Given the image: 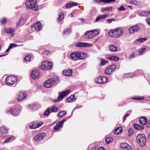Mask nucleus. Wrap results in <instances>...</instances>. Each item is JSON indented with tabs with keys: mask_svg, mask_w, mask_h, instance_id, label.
<instances>
[{
	"mask_svg": "<svg viewBox=\"0 0 150 150\" xmlns=\"http://www.w3.org/2000/svg\"><path fill=\"white\" fill-rule=\"evenodd\" d=\"M123 33V30L120 28H117L110 30L108 33V35L111 37L119 38L122 35Z\"/></svg>",
	"mask_w": 150,
	"mask_h": 150,
	"instance_id": "obj_1",
	"label": "nucleus"
},
{
	"mask_svg": "<svg viewBox=\"0 0 150 150\" xmlns=\"http://www.w3.org/2000/svg\"><path fill=\"white\" fill-rule=\"evenodd\" d=\"M86 56V54L85 53L80 52H73L70 55L71 58L74 60L84 59Z\"/></svg>",
	"mask_w": 150,
	"mask_h": 150,
	"instance_id": "obj_2",
	"label": "nucleus"
},
{
	"mask_svg": "<svg viewBox=\"0 0 150 150\" xmlns=\"http://www.w3.org/2000/svg\"><path fill=\"white\" fill-rule=\"evenodd\" d=\"M37 2V0H28L25 2L26 8L36 11L38 8V7L36 5Z\"/></svg>",
	"mask_w": 150,
	"mask_h": 150,
	"instance_id": "obj_3",
	"label": "nucleus"
},
{
	"mask_svg": "<svg viewBox=\"0 0 150 150\" xmlns=\"http://www.w3.org/2000/svg\"><path fill=\"white\" fill-rule=\"evenodd\" d=\"M137 143L141 146L144 145L146 142L145 137L144 134H139L137 137Z\"/></svg>",
	"mask_w": 150,
	"mask_h": 150,
	"instance_id": "obj_4",
	"label": "nucleus"
},
{
	"mask_svg": "<svg viewBox=\"0 0 150 150\" xmlns=\"http://www.w3.org/2000/svg\"><path fill=\"white\" fill-rule=\"evenodd\" d=\"M99 34L98 30H94L86 31L85 33V38L86 39H90L92 38Z\"/></svg>",
	"mask_w": 150,
	"mask_h": 150,
	"instance_id": "obj_5",
	"label": "nucleus"
},
{
	"mask_svg": "<svg viewBox=\"0 0 150 150\" xmlns=\"http://www.w3.org/2000/svg\"><path fill=\"white\" fill-rule=\"evenodd\" d=\"M57 80L56 78H51L45 81L44 84V86L46 88H50L55 84Z\"/></svg>",
	"mask_w": 150,
	"mask_h": 150,
	"instance_id": "obj_6",
	"label": "nucleus"
},
{
	"mask_svg": "<svg viewBox=\"0 0 150 150\" xmlns=\"http://www.w3.org/2000/svg\"><path fill=\"white\" fill-rule=\"evenodd\" d=\"M52 65L51 62L46 61L42 63L40 68L43 70H48L52 68Z\"/></svg>",
	"mask_w": 150,
	"mask_h": 150,
	"instance_id": "obj_7",
	"label": "nucleus"
},
{
	"mask_svg": "<svg viewBox=\"0 0 150 150\" xmlns=\"http://www.w3.org/2000/svg\"><path fill=\"white\" fill-rule=\"evenodd\" d=\"M70 90H68L59 93V95L56 100L54 102H57L61 100L67 95L70 92Z\"/></svg>",
	"mask_w": 150,
	"mask_h": 150,
	"instance_id": "obj_8",
	"label": "nucleus"
},
{
	"mask_svg": "<svg viewBox=\"0 0 150 150\" xmlns=\"http://www.w3.org/2000/svg\"><path fill=\"white\" fill-rule=\"evenodd\" d=\"M58 110V108L55 106H52L47 108L45 111L44 115L45 116H48L50 112H56Z\"/></svg>",
	"mask_w": 150,
	"mask_h": 150,
	"instance_id": "obj_9",
	"label": "nucleus"
},
{
	"mask_svg": "<svg viewBox=\"0 0 150 150\" xmlns=\"http://www.w3.org/2000/svg\"><path fill=\"white\" fill-rule=\"evenodd\" d=\"M27 96V94L25 92H21L18 94L16 98L18 102L21 101L25 99Z\"/></svg>",
	"mask_w": 150,
	"mask_h": 150,
	"instance_id": "obj_10",
	"label": "nucleus"
},
{
	"mask_svg": "<svg viewBox=\"0 0 150 150\" xmlns=\"http://www.w3.org/2000/svg\"><path fill=\"white\" fill-rule=\"evenodd\" d=\"M20 112V110L14 106L11 108L10 110V112L13 116H18Z\"/></svg>",
	"mask_w": 150,
	"mask_h": 150,
	"instance_id": "obj_11",
	"label": "nucleus"
},
{
	"mask_svg": "<svg viewBox=\"0 0 150 150\" xmlns=\"http://www.w3.org/2000/svg\"><path fill=\"white\" fill-rule=\"evenodd\" d=\"M46 135V134L45 133H42L35 136L34 137V139L36 141H40L44 139L45 138Z\"/></svg>",
	"mask_w": 150,
	"mask_h": 150,
	"instance_id": "obj_12",
	"label": "nucleus"
},
{
	"mask_svg": "<svg viewBox=\"0 0 150 150\" xmlns=\"http://www.w3.org/2000/svg\"><path fill=\"white\" fill-rule=\"evenodd\" d=\"M116 67V65L113 64L111 66H109L106 69L105 71V74H110L111 73L114 71V70Z\"/></svg>",
	"mask_w": 150,
	"mask_h": 150,
	"instance_id": "obj_13",
	"label": "nucleus"
},
{
	"mask_svg": "<svg viewBox=\"0 0 150 150\" xmlns=\"http://www.w3.org/2000/svg\"><path fill=\"white\" fill-rule=\"evenodd\" d=\"M40 74L39 70L37 69L33 70L31 73V77L33 79L38 78L40 76Z\"/></svg>",
	"mask_w": 150,
	"mask_h": 150,
	"instance_id": "obj_14",
	"label": "nucleus"
},
{
	"mask_svg": "<svg viewBox=\"0 0 150 150\" xmlns=\"http://www.w3.org/2000/svg\"><path fill=\"white\" fill-rule=\"evenodd\" d=\"M139 30V26L137 25H135L133 27H130L128 30L130 34H133L138 31Z\"/></svg>",
	"mask_w": 150,
	"mask_h": 150,
	"instance_id": "obj_15",
	"label": "nucleus"
},
{
	"mask_svg": "<svg viewBox=\"0 0 150 150\" xmlns=\"http://www.w3.org/2000/svg\"><path fill=\"white\" fill-rule=\"evenodd\" d=\"M42 25L40 22H37L35 24L32 26V29L36 31H39L41 28Z\"/></svg>",
	"mask_w": 150,
	"mask_h": 150,
	"instance_id": "obj_16",
	"label": "nucleus"
},
{
	"mask_svg": "<svg viewBox=\"0 0 150 150\" xmlns=\"http://www.w3.org/2000/svg\"><path fill=\"white\" fill-rule=\"evenodd\" d=\"M76 46L79 47H92L93 45L87 43L79 42L76 44Z\"/></svg>",
	"mask_w": 150,
	"mask_h": 150,
	"instance_id": "obj_17",
	"label": "nucleus"
},
{
	"mask_svg": "<svg viewBox=\"0 0 150 150\" xmlns=\"http://www.w3.org/2000/svg\"><path fill=\"white\" fill-rule=\"evenodd\" d=\"M66 121V120L64 119L58 122L54 127V129L56 130H59L60 128L62 127L64 122Z\"/></svg>",
	"mask_w": 150,
	"mask_h": 150,
	"instance_id": "obj_18",
	"label": "nucleus"
},
{
	"mask_svg": "<svg viewBox=\"0 0 150 150\" xmlns=\"http://www.w3.org/2000/svg\"><path fill=\"white\" fill-rule=\"evenodd\" d=\"M43 124V122L42 121L40 122L39 123L33 122L30 125L29 127L31 129H35L40 127Z\"/></svg>",
	"mask_w": 150,
	"mask_h": 150,
	"instance_id": "obj_19",
	"label": "nucleus"
},
{
	"mask_svg": "<svg viewBox=\"0 0 150 150\" xmlns=\"http://www.w3.org/2000/svg\"><path fill=\"white\" fill-rule=\"evenodd\" d=\"M120 147L121 148L124 149L125 150H128L130 149L131 147L126 143H122L120 144Z\"/></svg>",
	"mask_w": 150,
	"mask_h": 150,
	"instance_id": "obj_20",
	"label": "nucleus"
},
{
	"mask_svg": "<svg viewBox=\"0 0 150 150\" xmlns=\"http://www.w3.org/2000/svg\"><path fill=\"white\" fill-rule=\"evenodd\" d=\"M8 132V130L4 126L0 127V135L6 134Z\"/></svg>",
	"mask_w": 150,
	"mask_h": 150,
	"instance_id": "obj_21",
	"label": "nucleus"
},
{
	"mask_svg": "<svg viewBox=\"0 0 150 150\" xmlns=\"http://www.w3.org/2000/svg\"><path fill=\"white\" fill-rule=\"evenodd\" d=\"M109 15V14H105L100 15L96 18L95 21H94V22H98L101 19L105 18Z\"/></svg>",
	"mask_w": 150,
	"mask_h": 150,
	"instance_id": "obj_22",
	"label": "nucleus"
},
{
	"mask_svg": "<svg viewBox=\"0 0 150 150\" xmlns=\"http://www.w3.org/2000/svg\"><path fill=\"white\" fill-rule=\"evenodd\" d=\"M72 73V71L71 70H64L63 71V74L64 76L67 77L71 76Z\"/></svg>",
	"mask_w": 150,
	"mask_h": 150,
	"instance_id": "obj_23",
	"label": "nucleus"
},
{
	"mask_svg": "<svg viewBox=\"0 0 150 150\" xmlns=\"http://www.w3.org/2000/svg\"><path fill=\"white\" fill-rule=\"evenodd\" d=\"M147 119L145 117H143L140 118L139 122L143 125H144L147 123Z\"/></svg>",
	"mask_w": 150,
	"mask_h": 150,
	"instance_id": "obj_24",
	"label": "nucleus"
},
{
	"mask_svg": "<svg viewBox=\"0 0 150 150\" xmlns=\"http://www.w3.org/2000/svg\"><path fill=\"white\" fill-rule=\"evenodd\" d=\"M10 79L11 81L10 82V85L13 84L17 80V78L14 76H10Z\"/></svg>",
	"mask_w": 150,
	"mask_h": 150,
	"instance_id": "obj_25",
	"label": "nucleus"
},
{
	"mask_svg": "<svg viewBox=\"0 0 150 150\" xmlns=\"http://www.w3.org/2000/svg\"><path fill=\"white\" fill-rule=\"evenodd\" d=\"M115 0H95V1L98 2H103L104 3H109L115 2Z\"/></svg>",
	"mask_w": 150,
	"mask_h": 150,
	"instance_id": "obj_26",
	"label": "nucleus"
},
{
	"mask_svg": "<svg viewBox=\"0 0 150 150\" xmlns=\"http://www.w3.org/2000/svg\"><path fill=\"white\" fill-rule=\"evenodd\" d=\"M107 58L110 60H112L115 61H117L119 59V58L118 57L115 56L111 55H109L107 56Z\"/></svg>",
	"mask_w": 150,
	"mask_h": 150,
	"instance_id": "obj_27",
	"label": "nucleus"
},
{
	"mask_svg": "<svg viewBox=\"0 0 150 150\" xmlns=\"http://www.w3.org/2000/svg\"><path fill=\"white\" fill-rule=\"evenodd\" d=\"M150 15L149 11H143L139 14L140 16H147Z\"/></svg>",
	"mask_w": 150,
	"mask_h": 150,
	"instance_id": "obj_28",
	"label": "nucleus"
},
{
	"mask_svg": "<svg viewBox=\"0 0 150 150\" xmlns=\"http://www.w3.org/2000/svg\"><path fill=\"white\" fill-rule=\"evenodd\" d=\"M122 127H119L117 128L114 131V133L115 134H119L122 131Z\"/></svg>",
	"mask_w": 150,
	"mask_h": 150,
	"instance_id": "obj_29",
	"label": "nucleus"
},
{
	"mask_svg": "<svg viewBox=\"0 0 150 150\" xmlns=\"http://www.w3.org/2000/svg\"><path fill=\"white\" fill-rule=\"evenodd\" d=\"M110 50L112 52H115L117 51V48L114 45H111L109 47Z\"/></svg>",
	"mask_w": 150,
	"mask_h": 150,
	"instance_id": "obj_30",
	"label": "nucleus"
},
{
	"mask_svg": "<svg viewBox=\"0 0 150 150\" xmlns=\"http://www.w3.org/2000/svg\"><path fill=\"white\" fill-rule=\"evenodd\" d=\"M78 4L75 2L70 3L66 5V7L67 8H70L72 6H76Z\"/></svg>",
	"mask_w": 150,
	"mask_h": 150,
	"instance_id": "obj_31",
	"label": "nucleus"
},
{
	"mask_svg": "<svg viewBox=\"0 0 150 150\" xmlns=\"http://www.w3.org/2000/svg\"><path fill=\"white\" fill-rule=\"evenodd\" d=\"M75 98L74 95H71L69 98L67 99V101L68 102H71L74 101L75 100Z\"/></svg>",
	"mask_w": 150,
	"mask_h": 150,
	"instance_id": "obj_32",
	"label": "nucleus"
},
{
	"mask_svg": "<svg viewBox=\"0 0 150 150\" xmlns=\"http://www.w3.org/2000/svg\"><path fill=\"white\" fill-rule=\"evenodd\" d=\"M134 127L135 129H144L143 127L137 124H134Z\"/></svg>",
	"mask_w": 150,
	"mask_h": 150,
	"instance_id": "obj_33",
	"label": "nucleus"
},
{
	"mask_svg": "<svg viewBox=\"0 0 150 150\" xmlns=\"http://www.w3.org/2000/svg\"><path fill=\"white\" fill-rule=\"evenodd\" d=\"M113 141V139L110 137H108L105 139V142L107 144H109Z\"/></svg>",
	"mask_w": 150,
	"mask_h": 150,
	"instance_id": "obj_34",
	"label": "nucleus"
},
{
	"mask_svg": "<svg viewBox=\"0 0 150 150\" xmlns=\"http://www.w3.org/2000/svg\"><path fill=\"white\" fill-rule=\"evenodd\" d=\"M66 114V112L64 111H61L57 115L58 117H60Z\"/></svg>",
	"mask_w": 150,
	"mask_h": 150,
	"instance_id": "obj_35",
	"label": "nucleus"
},
{
	"mask_svg": "<svg viewBox=\"0 0 150 150\" xmlns=\"http://www.w3.org/2000/svg\"><path fill=\"white\" fill-rule=\"evenodd\" d=\"M31 58V56L30 55H26L24 59V61L25 62L30 61Z\"/></svg>",
	"mask_w": 150,
	"mask_h": 150,
	"instance_id": "obj_36",
	"label": "nucleus"
},
{
	"mask_svg": "<svg viewBox=\"0 0 150 150\" xmlns=\"http://www.w3.org/2000/svg\"><path fill=\"white\" fill-rule=\"evenodd\" d=\"M131 4L136 5H138L139 4V2L136 0H132L130 1Z\"/></svg>",
	"mask_w": 150,
	"mask_h": 150,
	"instance_id": "obj_37",
	"label": "nucleus"
},
{
	"mask_svg": "<svg viewBox=\"0 0 150 150\" xmlns=\"http://www.w3.org/2000/svg\"><path fill=\"white\" fill-rule=\"evenodd\" d=\"M71 32V30L70 28L65 29L64 31V34H68Z\"/></svg>",
	"mask_w": 150,
	"mask_h": 150,
	"instance_id": "obj_38",
	"label": "nucleus"
},
{
	"mask_svg": "<svg viewBox=\"0 0 150 150\" xmlns=\"http://www.w3.org/2000/svg\"><path fill=\"white\" fill-rule=\"evenodd\" d=\"M64 17V15L63 13L61 12L59 14V16L58 18V20L59 21H61Z\"/></svg>",
	"mask_w": 150,
	"mask_h": 150,
	"instance_id": "obj_39",
	"label": "nucleus"
},
{
	"mask_svg": "<svg viewBox=\"0 0 150 150\" xmlns=\"http://www.w3.org/2000/svg\"><path fill=\"white\" fill-rule=\"evenodd\" d=\"M102 81L101 80V76L98 77L95 80L96 83H102Z\"/></svg>",
	"mask_w": 150,
	"mask_h": 150,
	"instance_id": "obj_40",
	"label": "nucleus"
},
{
	"mask_svg": "<svg viewBox=\"0 0 150 150\" xmlns=\"http://www.w3.org/2000/svg\"><path fill=\"white\" fill-rule=\"evenodd\" d=\"M101 80L102 81V83L106 82L108 81V79L107 77L105 76L101 77Z\"/></svg>",
	"mask_w": 150,
	"mask_h": 150,
	"instance_id": "obj_41",
	"label": "nucleus"
},
{
	"mask_svg": "<svg viewBox=\"0 0 150 150\" xmlns=\"http://www.w3.org/2000/svg\"><path fill=\"white\" fill-rule=\"evenodd\" d=\"M100 60L101 62L100 63V65H104L106 64V63L108 62L107 61H105L103 59H100Z\"/></svg>",
	"mask_w": 150,
	"mask_h": 150,
	"instance_id": "obj_42",
	"label": "nucleus"
},
{
	"mask_svg": "<svg viewBox=\"0 0 150 150\" xmlns=\"http://www.w3.org/2000/svg\"><path fill=\"white\" fill-rule=\"evenodd\" d=\"M14 34V30L12 28H10V37H13Z\"/></svg>",
	"mask_w": 150,
	"mask_h": 150,
	"instance_id": "obj_43",
	"label": "nucleus"
},
{
	"mask_svg": "<svg viewBox=\"0 0 150 150\" xmlns=\"http://www.w3.org/2000/svg\"><path fill=\"white\" fill-rule=\"evenodd\" d=\"M134 75L133 73H128L125 74L124 77H132L134 76Z\"/></svg>",
	"mask_w": 150,
	"mask_h": 150,
	"instance_id": "obj_44",
	"label": "nucleus"
},
{
	"mask_svg": "<svg viewBox=\"0 0 150 150\" xmlns=\"http://www.w3.org/2000/svg\"><path fill=\"white\" fill-rule=\"evenodd\" d=\"M0 23L2 24H4L6 23L7 20L6 18H1L0 21Z\"/></svg>",
	"mask_w": 150,
	"mask_h": 150,
	"instance_id": "obj_45",
	"label": "nucleus"
},
{
	"mask_svg": "<svg viewBox=\"0 0 150 150\" xmlns=\"http://www.w3.org/2000/svg\"><path fill=\"white\" fill-rule=\"evenodd\" d=\"M146 40V38H139L137 40L140 42H143Z\"/></svg>",
	"mask_w": 150,
	"mask_h": 150,
	"instance_id": "obj_46",
	"label": "nucleus"
},
{
	"mask_svg": "<svg viewBox=\"0 0 150 150\" xmlns=\"http://www.w3.org/2000/svg\"><path fill=\"white\" fill-rule=\"evenodd\" d=\"M23 20V18H21L19 19L18 21L16 23V27H18L20 25L22 21Z\"/></svg>",
	"mask_w": 150,
	"mask_h": 150,
	"instance_id": "obj_47",
	"label": "nucleus"
},
{
	"mask_svg": "<svg viewBox=\"0 0 150 150\" xmlns=\"http://www.w3.org/2000/svg\"><path fill=\"white\" fill-rule=\"evenodd\" d=\"M102 9L103 11H110L112 9V8L111 7H106L103 8Z\"/></svg>",
	"mask_w": 150,
	"mask_h": 150,
	"instance_id": "obj_48",
	"label": "nucleus"
},
{
	"mask_svg": "<svg viewBox=\"0 0 150 150\" xmlns=\"http://www.w3.org/2000/svg\"><path fill=\"white\" fill-rule=\"evenodd\" d=\"M9 76H8L6 77L5 79V82L6 84L9 85Z\"/></svg>",
	"mask_w": 150,
	"mask_h": 150,
	"instance_id": "obj_49",
	"label": "nucleus"
},
{
	"mask_svg": "<svg viewBox=\"0 0 150 150\" xmlns=\"http://www.w3.org/2000/svg\"><path fill=\"white\" fill-rule=\"evenodd\" d=\"M133 134V130L131 128H129V129L128 133V135L131 136Z\"/></svg>",
	"mask_w": 150,
	"mask_h": 150,
	"instance_id": "obj_50",
	"label": "nucleus"
},
{
	"mask_svg": "<svg viewBox=\"0 0 150 150\" xmlns=\"http://www.w3.org/2000/svg\"><path fill=\"white\" fill-rule=\"evenodd\" d=\"M144 99V98L143 96H140L137 98H133V99L135 100H143Z\"/></svg>",
	"mask_w": 150,
	"mask_h": 150,
	"instance_id": "obj_51",
	"label": "nucleus"
},
{
	"mask_svg": "<svg viewBox=\"0 0 150 150\" xmlns=\"http://www.w3.org/2000/svg\"><path fill=\"white\" fill-rule=\"evenodd\" d=\"M145 50V48H142L141 49H139V52L140 53L139 54H141L142 53L144 52Z\"/></svg>",
	"mask_w": 150,
	"mask_h": 150,
	"instance_id": "obj_52",
	"label": "nucleus"
},
{
	"mask_svg": "<svg viewBox=\"0 0 150 150\" xmlns=\"http://www.w3.org/2000/svg\"><path fill=\"white\" fill-rule=\"evenodd\" d=\"M118 9L120 11H124L125 10V8L124 7V6H122L121 7L118 8Z\"/></svg>",
	"mask_w": 150,
	"mask_h": 150,
	"instance_id": "obj_53",
	"label": "nucleus"
},
{
	"mask_svg": "<svg viewBox=\"0 0 150 150\" xmlns=\"http://www.w3.org/2000/svg\"><path fill=\"white\" fill-rule=\"evenodd\" d=\"M17 46L16 44H10V49L13 48Z\"/></svg>",
	"mask_w": 150,
	"mask_h": 150,
	"instance_id": "obj_54",
	"label": "nucleus"
},
{
	"mask_svg": "<svg viewBox=\"0 0 150 150\" xmlns=\"http://www.w3.org/2000/svg\"><path fill=\"white\" fill-rule=\"evenodd\" d=\"M4 31V33L9 34V29L5 28Z\"/></svg>",
	"mask_w": 150,
	"mask_h": 150,
	"instance_id": "obj_55",
	"label": "nucleus"
},
{
	"mask_svg": "<svg viewBox=\"0 0 150 150\" xmlns=\"http://www.w3.org/2000/svg\"><path fill=\"white\" fill-rule=\"evenodd\" d=\"M91 14L92 15H94L95 14V11L94 9H92L90 11Z\"/></svg>",
	"mask_w": 150,
	"mask_h": 150,
	"instance_id": "obj_56",
	"label": "nucleus"
},
{
	"mask_svg": "<svg viewBox=\"0 0 150 150\" xmlns=\"http://www.w3.org/2000/svg\"><path fill=\"white\" fill-rule=\"evenodd\" d=\"M135 56V54L134 53L132 54H131L130 55L129 57V59H132Z\"/></svg>",
	"mask_w": 150,
	"mask_h": 150,
	"instance_id": "obj_57",
	"label": "nucleus"
},
{
	"mask_svg": "<svg viewBox=\"0 0 150 150\" xmlns=\"http://www.w3.org/2000/svg\"><path fill=\"white\" fill-rule=\"evenodd\" d=\"M49 53V52L48 50H44L42 52V54H45V55H47Z\"/></svg>",
	"mask_w": 150,
	"mask_h": 150,
	"instance_id": "obj_58",
	"label": "nucleus"
},
{
	"mask_svg": "<svg viewBox=\"0 0 150 150\" xmlns=\"http://www.w3.org/2000/svg\"><path fill=\"white\" fill-rule=\"evenodd\" d=\"M115 21V19L112 18L108 19L107 20V21L109 23H111L112 21Z\"/></svg>",
	"mask_w": 150,
	"mask_h": 150,
	"instance_id": "obj_59",
	"label": "nucleus"
},
{
	"mask_svg": "<svg viewBox=\"0 0 150 150\" xmlns=\"http://www.w3.org/2000/svg\"><path fill=\"white\" fill-rule=\"evenodd\" d=\"M129 115V114H127L125 115L124 117L123 118V120L124 121L126 119L127 117Z\"/></svg>",
	"mask_w": 150,
	"mask_h": 150,
	"instance_id": "obj_60",
	"label": "nucleus"
},
{
	"mask_svg": "<svg viewBox=\"0 0 150 150\" xmlns=\"http://www.w3.org/2000/svg\"><path fill=\"white\" fill-rule=\"evenodd\" d=\"M146 21L148 24L150 26V19L149 18H147L146 20Z\"/></svg>",
	"mask_w": 150,
	"mask_h": 150,
	"instance_id": "obj_61",
	"label": "nucleus"
},
{
	"mask_svg": "<svg viewBox=\"0 0 150 150\" xmlns=\"http://www.w3.org/2000/svg\"><path fill=\"white\" fill-rule=\"evenodd\" d=\"M98 150H106V149L103 147H100L99 148Z\"/></svg>",
	"mask_w": 150,
	"mask_h": 150,
	"instance_id": "obj_62",
	"label": "nucleus"
},
{
	"mask_svg": "<svg viewBox=\"0 0 150 150\" xmlns=\"http://www.w3.org/2000/svg\"><path fill=\"white\" fill-rule=\"evenodd\" d=\"M29 107L31 109H32L34 108V105L30 104L29 105Z\"/></svg>",
	"mask_w": 150,
	"mask_h": 150,
	"instance_id": "obj_63",
	"label": "nucleus"
},
{
	"mask_svg": "<svg viewBox=\"0 0 150 150\" xmlns=\"http://www.w3.org/2000/svg\"><path fill=\"white\" fill-rule=\"evenodd\" d=\"M9 141V138L7 139L5 141L3 142V143H6L7 142H8Z\"/></svg>",
	"mask_w": 150,
	"mask_h": 150,
	"instance_id": "obj_64",
	"label": "nucleus"
}]
</instances>
